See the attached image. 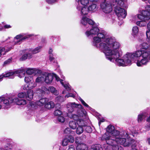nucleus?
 <instances>
[{
    "instance_id": "nucleus-60",
    "label": "nucleus",
    "mask_w": 150,
    "mask_h": 150,
    "mask_svg": "<svg viewBox=\"0 0 150 150\" xmlns=\"http://www.w3.org/2000/svg\"><path fill=\"white\" fill-rule=\"evenodd\" d=\"M5 146L7 148H8L9 149H11V145L10 144H7Z\"/></svg>"
},
{
    "instance_id": "nucleus-34",
    "label": "nucleus",
    "mask_w": 150,
    "mask_h": 150,
    "mask_svg": "<svg viewBox=\"0 0 150 150\" xmlns=\"http://www.w3.org/2000/svg\"><path fill=\"white\" fill-rule=\"evenodd\" d=\"M42 47L41 46H38L34 49L30 50L31 52H32L33 54H36L39 52L41 51Z\"/></svg>"
},
{
    "instance_id": "nucleus-30",
    "label": "nucleus",
    "mask_w": 150,
    "mask_h": 150,
    "mask_svg": "<svg viewBox=\"0 0 150 150\" xmlns=\"http://www.w3.org/2000/svg\"><path fill=\"white\" fill-rule=\"evenodd\" d=\"M91 150H103L101 146L99 144L92 145L91 147Z\"/></svg>"
},
{
    "instance_id": "nucleus-48",
    "label": "nucleus",
    "mask_w": 150,
    "mask_h": 150,
    "mask_svg": "<svg viewBox=\"0 0 150 150\" xmlns=\"http://www.w3.org/2000/svg\"><path fill=\"white\" fill-rule=\"evenodd\" d=\"M56 100L59 102H63L64 100L63 97L60 96H57L56 98Z\"/></svg>"
},
{
    "instance_id": "nucleus-52",
    "label": "nucleus",
    "mask_w": 150,
    "mask_h": 150,
    "mask_svg": "<svg viewBox=\"0 0 150 150\" xmlns=\"http://www.w3.org/2000/svg\"><path fill=\"white\" fill-rule=\"evenodd\" d=\"M12 58H10L4 62V65H6L7 64H9L12 61Z\"/></svg>"
},
{
    "instance_id": "nucleus-50",
    "label": "nucleus",
    "mask_w": 150,
    "mask_h": 150,
    "mask_svg": "<svg viewBox=\"0 0 150 150\" xmlns=\"http://www.w3.org/2000/svg\"><path fill=\"white\" fill-rule=\"evenodd\" d=\"M144 128L145 129V131H149L150 130V124H147L145 126Z\"/></svg>"
},
{
    "instance_id": "nucleus-1",
    "label": "nucleus",
    "mask_w": 150,
    "mask_h": 150,
    "mask_svg": "<svg viewBox=\"0 0 150 150\" xmlns=\"http://www.w3.org/2000/svg\"><path fill=\"white\" fill-rule=\"evenodd\" d=\"M85 34L88 37L96 35L93 38V45L102 51L110 61L114 62V58L119 56L118 50L120 46V43L105 31H100L97 27L93 26L90 30L85 32Z\"/></svg>"
},
{
    "instance_id": "nucleus-10",
    "label": "nucleus",
    "mask_w": 150,
    "mask_h": 150,
    "mask_svg": "<svg viewBox=\"0 0 150 150\" xmlns=\"http://www.w3.org/2000/svg\"><path fill=\"white\" fill-rule=\"evenodd\" d=\"M82 108V106L79 104H76L75 102L69 103L67 105V109L69 112L72 113L75 110H77L78 108Z\"/></svg>"
},
{
    "instance_id": "nucleus-36",
    "label": "nucleus",
    "mask_w": 150,
    "mask_h": 150,
    "mask_svg": "<svg viewBox=\"0 0 150 150\" xmlns=\"http://www.w3.org/2000/svg\"><path fill=\"white\" fill-rule=\"evenodd\" d=\"M33 76H28L25 77L24 80L26 83H29L33 81Z\"/></svg>"
},
{
    "instance_id": "nucleus-49",
    "label": "nucleus",
    "mask_w": 150,
    "mask_h": 150,
    "mask_svg": "<svg viewBox=\"0 0 150 150\" xmlns=\"http://www.w3.org/2000/svg\"><path fill=\"white\" fill-rule=\"evenodd\" d=\"M46 2L49 4H52L57 1V0H46Z\"/></svg>"
},
{
    "instance_id": "nucleus-54",
    "label": "nucleus",
    "mask_w": 150,
    "mask_h": 150,
    "mask_svg": "<svg viewBox=\"0 0 150 150\" xmlns=\"http://www.w3.org/2000/svg\"><path fill=\"white\" fill-rule=\"evenodd\" d=\"M146 35L147 38L150 40V30H149L146 31Z\"/></svg>"
},
{
    "instance_id": "nucleus-35",
    "label": "nucleus",
    "mask_w": 150,
    "mask_h": 150,
    "mask_svg": "<svg viewBox=\"0 0 150 150\" xmlns=\"http://www.w3.org/2000/svg\"><path fill=\"white\" fill-rule=\"evenodd\" d=\"M124 0H115V2H113V5H115V4L117 5H119L121 6H122L124 5L123 1Z\"/></svg>"
},
{
    "instance_id": "nucleus-21",
    "label": "nucleus",
    "mask_w": 150,
    "mask_h": 150,
    "mask_svg": "<svg viewBox=\"0 0 150 150\" xmlns=\"http://www.w3.org/2000/svg\"><path fill=\"white\" fill-rule=\"evenodd\" d=\"M48 99L46 98H42L39 100L36 101L35 103V105L42 106L45 105L46 103L48 102Z\"/></svg>"
},
{
    "instance_id": "nucleus-61",
    "label": "nucleus",
    "mask_w": 150,
    "mask_h": 150,
    "mask_svg": "<svg viewBox=\"0 0 150 150\" xmlns=\"http://www.w3.org/2000/svg\"><path fill=\"white\" fill-rule=\"evenodd\" d=\"M146 142L148 144L150 145V138H148L147 139Z\"/></svg>"
},
{
    "instance_id": "nucleus-17",
    "label": "nucleus",
    "mask_w": 150,
    "mask_h": 150,
    "mask_svg": "<svg viewBox=\"0 0 150 150\" xmlns=\"http://www.w3.org/2000/svg\"><path fill=\"white\" fill-rule=\"evenodd\" d=\"M27 74L29 75H31L33 74L37 73L40 74L41 71L40 70H37L34 68H25Z\"/></svg>"
},
{
    "instance_id": "nucleus-51",
    "label": "nucleus",
    "mask_w": 150,
    "mask_h": 150,
    "mask_svg": "<svg viewBox=\"0 0 150 150\" xmlns=\"http://www.w3.org/2000/svg\"><path fill=\"white\" fill-rule=\"evenodd\" d=\"M49 60L52 62L54 63L55 62V58L52 57V55H51V54L50 55Z\"/></svg>"
},
{
    "instance_id": "nucleus-46",
    "label": "nucleus",
    "mask_w": 150,
    "mask_h": 150,
    "mask_svg": "<svg viewBox=\"0 0 150 150\" xmlns=\"http://www.w3.org/2000/svg\"><path fill=\"white\" fill-rule=\"evenodd\" d=\"M62 112L61 111L59 110H55L54 112V115L56 116H61V115H62Z\"/></svg>"
},
{
    "instance_id": "nucleus-20",
    "label": "nucleus",
    "mask_w": 150,
    "mask_h": 150,
    "mask_svg": "<svg viewBox=\"0 0 150 150\" xmlns=\"http://www.w3.org/2000/svg\"><path fill=\"white\" fill-rule=\"evenodd\" d=\"M13 48V46H9L8 47H3L0 49V57L2 55H4L7 52Z\"/></svg>"
},
{
    "instance_id": "nucleus-29",
    "label": "nucleus",
    "mask_w": 150,
    "mask_h": 150,
    "mask_svg": "<svg viewBox=\"0 0 150 150\" xmlns=\"http://www.w3.org/2000/svg\"><path fill=\"white\" fill-rule=\"evenodd\" d=\"M54 106V103L52 101H50L45 104V107L48 109H50L52 108H53Z\"/></svg>"
},
{
    "instance_id": "nucleus-40",
    "label": "nucleus",
    "mask_w": 150,
    "mask_h": 150,
    "mask_svg": "<svg viewBox=\"0 0 150 150\" xmlns=\"http://www.w3.org/2000/svg\"><path fill=\"white\" fill-rule=\"evenodd\" d=\"M138 29L137 26H134L132 29V34L133 35H136L138 32Z\"/></svg>"
},
{
    "instance_id": "nucleus-32",
    "label": "nucleus",
    "mask_w": 150,
    "mask_h": 150,
    "mask_svg": "<svg viewBox=\"0 0 150 150\" xmlns=\"http://www.w3.org/2000/svg\"><path fill=\"white\" fill-rule=\"evenodd\" d=\"M49 91L55 95H57L58 94V92L55 88L52 86L49 87L48 88V91Z\"/></svg>"
},
{
    "instance_id": "nucleus-6",
    "label": "nucleus",
    "mask_w": 150,
    "mask_h": 150,
    "mask_svg": "<svg viewBox=\"0 0 150 150\" xmlns=\"http://www.w3.org/2000/svg\"><path fill=\"white\" fill-rule=\"evenodd\" d=\"M138 18L141 21H137L136 24L140 27L145 26L147 24V21L150 20V11H143L142 15L138 14Z\"/></svg>"
},
{
    "instance_id": "nucleus-39",
    "label": "nucleus",
    "mask_w": 150,
    "mask_h": 150,
    "mask_svg": "<svg viewBox=\"0 0 150 150\" xmlns=\"http://www.w3.org/2000/svg\"><path fill=\"white\" fill-rule=\"evenodd\" d=\"M64 132L65 134H73L74 132L71 130L69 128H66L64 131Z\"/></svg>"
},
{
    "instance_id": "nucleus-31",
    "label": "nucleus",
    "mask_w": 150,
    "mask_h": 150,
    "mask_svg": "<svg viewBox=\"0 0 150 150\" xmlns=\"http://www.w3.org/2000/svg\"><path fill=\"white\" fill-rule=\"evenodd\" d=\"M147 116L146 113H143L142 114H140L138 115V122H141L143 120V118H145Z\"/></svg>"
},
{
    "instance_id": "nucleus-19",
    "label": "nucleus",
    "mask_w": 150,
    "mask_h": 150,
    "mask_svg": "<svg viewBox=\"0 0 150 150\" xmlns=\"http://www.w3.org/2000/svg\"><path fill=\"white\" fill-rule=\"evenodd\" d=\"M25 69L24 68H21L14 71V74H17V76L20 78L23 77L25 74Z\"/></svg>"
},
{
    "instance_id": "nucleus-53",
    "label": "nucleus",
    "mask_w": 150,
    "mask_h": 150,
    "mask_svg": "<svg viewBox=\"0 0 150 150\" xmlns=\"http://www.w3.org/2000/svg\"><path fill=\"white\" fill-rule=\"evenodd\" d=\"M107 144L105 145V146H104V148L106 150H109L110 149L111 146V145L108 144L107 143Z\"/></svg>"
},
{
    "instance_id": "nucleus-12",
    "label": "nucleus",
    "mask_w": 150,
    "mask_h": 150,
    "mask_svg": "<svg viewBox=\"0 0 150 150\" xmlns=\"http://www.w3.org/2000/svg\"><path fill=\"white\" fill-rule=\"evenodd\" d=\"M76 5V9L79 13L81 15H85L88 14L89 11L87 7L82 6L79 3L78 4Z\"/></svg>"
},
{
    "instance_id": "nucleus-26",
    "label": "nucleus",
    "mask_w": 150,
    "mask_h": 150,
    "mask_svg": "<svg viewBox=\"0 0 150 150\" xmlns=\"http://www.w3.org/2000/svg\"><path fill=\"white\" fill-rule=\"evenodd\" d=\"M77 2V4H78L79 3L83 6L88 5L89 3V0H76Z\"/></svg>"
},
{
    "instance_id": "nucleus-62",
    "label": "nucleus",
    "mask_w": 150,
    "mask_h": 150,
    "mask_svg": "<svg viewBox=\"0 0 150 150\" xmlns=\"http://www.w3.org/2000/svg\"><path fill=\"white\" fill-rule=\"evenodd\" d=\"M53 52V50L52 49H50V50H49V53L51 55H52V53Z\"/></svg>"
},
{
    "instance_id": "nucleus-27",
    "label": "nucleus",
    "mask_w": 150,
    "mask_h": 150,
    "mask_svg": "<svg viewBox=\"0 0 150 150\" xmlns=\"http://www.w3.org/2000/svg\"><path fill=\"white\" fill-rule=\"evenodd\" d=\"M77 123L78 126L83 127H85L86 125V122L85 121L81 119H79L77 120Z\"/></svg>"
},
{
    "instance_id": "nucleus-8",
    "label": "nucleus",
    "mask_w": 150,
    "mask_h": 150,
    "mask_svg": "<svg viewBox=\"0 0 150 150\" xmlns=\"http://www.w3.org/2000/svg\"><path fill=\"white\" fill-rule=\"evenodd\" d=\"M115 6L114 11L119 19L125 18L127 15V12L125 10L122 8L124 7V5L121 6L119 5L115 4Z\"/></svg>"
},
{
    "instance_id": "nucleus-15",
    "label": "nucleus",
    "mask_w": 150,
    "mask_h": 150,
    "mask_svg": "<svg viewBox=\"0 0 150 150\" xmlns=\"http://www.w3.org/2000/svg\"><path fill=\"white\" fill-rule=\"evenodd\" d=\"M77 113L79 117H82L83 118H86V112L83 109V107L81 108L77 109Z\"/></svg>"
},
{
    "instance_id": "nucleus-45",
    "label": "nucleus",
    "mask_w": 150,
    "mask_h": 150,
    "mask_svg": "<svg viewBox=\"0 0 150 150\" xmlns=\"http://www.w3.org/2000/svg\"><path fill=\"white\" fill-rule=\"evenodd\" d=\"M67 140V137H65L64 139L62 142V145L63 146H66L68 144L69 142Z\"/></svg>"
},
{
    "instance_id": "nucleus-16",
    "label": "nucleus",
    "mask_w": 150,
    "mask_h": 150,
    "mask_svg": "<svg viewBox=\"0 0 150 150\" xmlns=\"http://www.w3.org/2000/svg\"><path fill=\"white\" fill-rule=\"evenodd\" d=\"M14 71H10L5 74H2L0 76V81H1L3 77H9L10 79H13L14 77Z\"/></svg>"
},
{
    "instance_id": "nucleus-43",
    "label": "nucleus",
    "mask_w": 150,
    "mask_h": 150,
    "mask_svg": "<svg viewBox=\"0 0 150 150\" xmlns=\"http://www.w3.org/2000/svg\"><path fill=\"white\" fill-rule=\"evenodd\" d=\"M66 137H67V139L69 142L73 143L74 142V138L71 135L67 136Z\"/></svg>"
},
{
    "instance_id": "nucleus-9",
    "label": "nucleus",
    "mask_w": 150,
    "mask_h": 150,
    "mask_svg": "<svg viewBox=\"0 0 150 150\" xmlns=\"http://www.w3.org/2000/svg\"><path fill=\"white\" fill-rule=\"evenodd\" d=\"M104 2H102L100 4V7L102 11L105 14H109L111 12L112 10V6H113V4H112L110 3V1H107L106 0L104 1L102 0Z\"/></svg>"
},
{
    "instance_id": "nucleus-14",
    "label": "nucleus",
    "mask_w": 150,
    "mask_h": 150,
    "mask_svg": "<svg viewBox=\"0 0 150 150\" xmlns=\"http://www.w3.org/2000/svg\"><path fill=\"white\" fill-rule=\"evenodd\" d=\"M79 138H77L75 140V142L78 143V145L76 148V150H86L88 149L87 146L83 143H80L77 141Z\"/></svg>"
},
{
    "instance_id": "nucleus-58",
    "label": "nucleus",
    "mask_w": 150,
    "mask_h": 150,
    "mask_svg": "<svg viewBox=\"0 0 150 150\" xmlns=\"http://www.w3.org/2000/svg\"><path fill=\"white\" fill-rule=\"evenodd\" d=\"M3 29L4 28L5 29H8L11 27V26L10 25L6 24L4 25L3 27Z\"/></svg>"
},
{
    "instance_id": "nucleus-38",
    "label": "nucleus",
    "mask_w": 150,
    "mask_h": 150,
    "mask_svg": "<svg viewBox=\"0 0 150 150\" xmlns=\"http://www.w3.org/2000/svg\"><path fill=\"white\" fill-rule=\"evenodd\" d=\"M79 99L84 106L86 107L89 110H91V108L81 98L79 97Z\"/></svg>"
},
{
    "instance_id": "nucleus-33",
    "label": "nucleus",
    "mask_w": 150,
    "mask_h": 150,
    "mask_svg": "<svg viewBox=\"0 0 150 150\" xmlns=\"http://www.w3.org/2000/svg\"><path fill=\"white\" fill-rule=\"evenodd\" d=\"M84 130V127L78 126L76 129V133L78 134L82 133Z\"/></svg>"
},
{
    "instance_id": "nucleus-44",
    "label": "nucleus",
    "mask_w": 150,
    "mask_h": 150,
    "mask_svg": "<svg viewBox=\"0 0 150 150\" xmlns=\"http://www.w3.org/2000/svg\"><path fill=\"white\" fill-rule=\"evenodd\" d=\"M18 96L20 98H25L26 93L25 92H21L18 94Z\"/></svg>"
},
{
    "instance_id": "nucleus-47",
    "label": "nucleus",
    "mask_w": 150,
    "mask_h": 150,
    "mask_svg": "<svg viewBox=\"0 0 150 150\" xmlns=\"http://www.w3.org/2000/svg\"><path fill=\"white\" fill-rule=\"evenodd\" d=\"M79 116L78 114H73L71 116V118L74 119L75 121L76 120V122H77V120H78L79 119Z\"/></svg>"
},
{
    "instance_id": "nucleus-3",
    "label": "nucleus",
    "mask_w": 150,
    "mask_h": 150,
    "mask_svg": "<svg viewBox=\"0 0 150 150\" xmlns=\"http://www.w3.org/2000/svg\"><path fill=\"white\" fill-rule=\"evenodd\" d=\"M129 134L125 131L120 132L115 129L114 127L109 125L106 129V132L102 137L103 140L106 141L110 139H115L116 142L122 145H126L125 142L126 140L125 137H128Z\"/></svg>"
},
{
    "instance_id": "nucleus-5",
    "label": "nucleus",
    "mask_w": 150,
    "mask_h": 150,
    "mask_svg": "<svg viewBox=\"0 0 150 150\" xmlns=\"http://www.w3.org/2000/svg\"><path fill=\"white\" fill-rule=\"evenodd\" d=\"M53 79V76L51 73H41L36 79V83H40L45 82L47 84H50Z\"/></svg>"
},
{
    "instance_id": "nucleus-22",
    "label": "nucleus",
    "mask_w": 150,
    "mask_h": 150,
    "mask_svg": "<svg viewBox=\"0 0 150 150\" xmlns=\"http://www.w3.org/2000/svg\"><path fill=\"white\" fill-rule=\"evenodd\" d=\"M37 83L31 81L28 85H25L23 87L24 90H30L35 87L37 86Z\"/></svg>"
},
{
    "instance_id": "nucleus-37",
    "label": "nucleus",
    "mask_w": 150,
    "mask_h": 150,
    "mask_svg": "<svg viewBox=\"0 0 150 150\" xmlns=\"http://www.w3.org/2000/svg\"><path fill=\"white\" fill-rule=\"evenodd\" d=\"M129 139V140H133V141H134L133 142H132V143H131V144H130V146L131 145L132 147V149H131V150H138L137 149L134 148V147H136L137 145L136 144V142L135 141L134 139Z\"/></svg>"
},
{
    "instance_id": "nucleus-25",
    "label": "nucleus",
    "mask_w": 150,
    "mask_h": 150,
    "mask_svg": "<svg viewBox=\"0 0 150 150\" xmlns=\"http://www.w3.org/2000/svg\"><path fill=\"white\" fill-rule=\"evenodd\" d=\"M89 11L94 12L97 10L96 5L94 3H92L87 7Z\"/></svg>"
},
{
    "instance_id": "nucleus-4",
    "label": "nucleus",
    "mask_w": 150,
    "mask_h": 150,
    "mask_svg": "<svg viewBox=\"0 0 150 150\" xmlns=\"http://www.w3.org/2000/svg\"><path fill=\"white\" fill-rule=\"evenodd\" d=\"M128 137H125L126 142H125L126 145H122L121 144L118 143L116 141L115 139H110L109 140H107L105 141L106 143L108 144L111 145L112 146V150H123L122 147L118 145L117 144H120L124 147H128L130 146L131 144L134 141L133 140H129L128 138Z\"/></svg>"
},
{
    "instance_id": "nucleus-13",
    "label": "nucleus",
    "mask_w": 150,
    "mask_h": 150,
    "mask_svg": "<svg viewBox=\"0 0 150 150\" xmlns=\"http://www.w3.org/2000/svg\"><path fill=\"white\" fill-rule=\"evenodd\" d=\"M31 36V35H29L27 36H24V35L21 34L18 35L16 36L14 38V42L13 44L15 45L20 44L21 42L22 41L30 37Z\"/></svg>"
},
{
    "instance_id": "nucleus-57",
    "label": "nucleus",
    "mask_w": 150,
    "mask_h": 150,
    "mask_svg": "<svg viewBox=\"0 0 150 150\" xmlns=\"http://www.w3.org/2000/svg\"><path fill=\"white\" fill-rule=\"evenodd\" d=\"M67 150H75L74 146L72 145L69 146Z\"/></svg>"
},
{
    "instance_id": "nucleus-63",
    "label": "nucleus",
    "mask_w": 150,
    "mask_h": 150,
    "mask_svg": "<svg viewBox=\"0 0 150 150\" xmlns=\"http://www.w3.org/2000/svg\"><path fill=\"white\" fill-rule=\"evenodd\" d=\"M147 28L149 30H150V21L147 24Z\"/></svg>"
},
{
    "instance_id": "nucleus-7",
    "label": "nucleus",
    "mask_w": 150,
    "mask_h": 150,
    "mask_svg": "<svg viewBox=\"0 0 150 150\" xmlns=\"http://www.w3.org/2000/svg\"><path fill=\"white\" fill-rule=\"evenodd\" d=\"M2 101L3 102L5 107L6 108H10L11 106V104L12 103H15L17 105H24L27 103L26 101L24 100H20L17 97L14 98H10L8 99H4L2 98Z\"/></svg>"
},
{
    "instance_id": "nucleus-41",
    "label": "nucleus",
    "mask_w": 150,
    "mask_h": 150,
    "mask_svg": "<svg viewBox=\"0 0 150 150\" xmlns=\"http://www.w3.org/2000/svg\"><path fill=\"white\" fill-rule=\"evenodd\" d=\"M84 128H85V131L88 133H91L92 131V128L90 126L86 125L85 127H84Z\"/></svg>"
},
{
    "instance_id": "nucleus-11",
    "label": "nucleus",
    "mask_w": 150,
    "mask_h": 150,
    "mask_svg": "<svg viewBox=\"0 0 150 150\" xmlns=\"http://www.w3.org/2000/svg\"><path fill=\"white\" fill-rule=\"evenodd\" d=\"M80 23L86 28L89 27L91 25H93L94 24V22L92 20L84 16L82 18Z\"/></svg>"
},
{
    "instance_id": "nucleus-28",
    "label": "nucleus",
    "mask_w": 150,
    "mask_h": 150,
    "mask_svg": "<svg viewBox=\"0 0 150 150\" xmlns=\"http://www.w3.org/2000/svg\"><path fill=\"white\" fill-rule=\"evenodd\" d=\"M77 124V122H76L75 121H71L69 123V127L73 129H76Z\"/></svg>"
},
{
    "instance_id": "nucleus-56",
    "label": "nucleus",
    "mask_w": 150,
    "mask_h": 150,
    "mask_svg": "<svg viewBox=\"0 0 150 150\" xmlns=\"http://www.w3.org/2000/svg\"><path fill=\"white\" fill-rule=\"evenodd\" d=\"M69 97H72L73 98H74L75 96L72 93H69L65 96V98H68Z\"/></svg>"
},
{
    "instance_id": "nucleus-18",
    "label": "nucleus",
    "mask_w": 150,
    "mask_h": 150,
    "mask_svg": "<svg viewBox=\"0 0 150 150\" xmlns=\"http://www.w3.org/2000/svg\"><path fill=\"white\" fill-rule=\"evenodd\" d=\"M54 77L56 79V80L57 81H59L60 83L63 86L64 88L68 91L70 90H71V88H70V86L69 83H65L64 84L63 81V79H60L56 74L54 75Z\"/></svg>"
},
{
    "instance_id": "nucleus-64",
    "label": "nucleus",
    "mask_w": 150,
    "mask_h": 150,
    "mask_svg": "<svg viewBox=\"0 0 150 150\" xmlns=\"http://www.w3.org/2000/svg\"><path fill=\"white\" fill-rule=\"evenodd\" d=\"M146 121L148 122H150V115L147 118Z\"/></svg>"
},
{
    "instance_id": "nucleus-59",
    "label": "nucleus",
    "mask_w": 150,
    "mask_h": 150,
    "mask_svg": "<svg viewBox=\"0 0 150 150\" xmlns=\"http://www.w3.org/2000/svg\"><path fill=\"white\" fill-rule=\"evenodd\" d=\"M137 18H138V15L136 16H132V21H135L137 20Z\"/></svg>"
},
{
    "instance_id": "nucleus-42",
    "label": "nucleus",
    "mask_w": 150,
    "mask_h": 150,
    "mask_svg": "<svg viewBox=\"0 0 150 150\" xmlns=\"http://www.w3.org/2000/svg\"><path fill=\"white\" fill-rule=\"evenodd\" d=\"M57 119L58 122L61 123L64 122L65 120L64 117L62 115L58 116Z\"/></svg>"
},
{
    "instance_id": "nucleus-2",
    "label": "nucleus",
    "mask_w": 150,
    "mask_h": 150,
    "mask_svg": "<svg viewBox=\"0 0 150 150\" xmlns=\"http://www.w3.org/2000/svg\"><path fill=\"white\" fill-rule=\"evenodd\" d=\"M140 50L136 51L132 53H127L125 55L123 59L120 58L122 56V52L119 48L118 52L119 56L114 58V62L115 64L119 66H125L130 65L132 61H137L136 62L137 65L138 67H141L146 65L149 61V57H147V59L144 56V53L145 51H147L148 53L150 50L149 45L146 42H144L140 45Z\"/></svg>"
},
{
    "instance_id": "nucleus-23",
    "label": "nucleus",
    "mask_w": 150,
    "mask_h": 150,
    "mask_svg": "<svg viewBox=\"0 0 150 150\" xmlns=\"http://www.w3.org/2000/svg\"><path fill=\"white\" fill-rule=\"evenodd\" d=\"M26 52L25 54L23 55L20 59V60L21 61H24L27 59H30L32 57V54L30 52Z\"/></svg>"
},
{
    "instance_id": "nucleus-24",
    "label": "nucleus",
    "mask_w": 150,
    "mask_h": 150,
    "mask_svg": "<svg viewBox=\"0 0 150 150\" xmlns=\"http://www.w3.org/2000/svg\"><path fill=\"white\" fill-rule=\"evenodd\" d=\"M33 90H29L26 93L25 98L28 100H30L32 99L33 98Z\"/></svg>"
},
{
    "instance_id": "nucleus-55",
    "label": "nucleus",
    "mask_w": 150,
    "mask_h": 150,
    "mask_svg": "<svg viewBox=\"0 0 150 150\" xmlns=\"http://www.w3.org/2000/svg\"><path fill=\"white\" fill-rule=\"evenodd\" d=\"M42 91L45 93H47V91H48V88H46L45 86H44L41 89Z\"/></svg>"
}]
</instances>
